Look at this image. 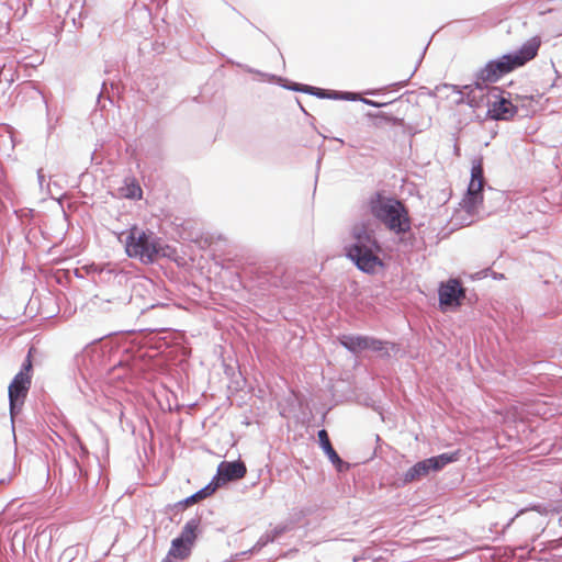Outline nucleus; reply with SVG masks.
Here are the masks:
<instances>
[{"instance_id": "nucleus-21", "label": "nucleus", "mask_w": 562, "mask_h": 562, "mask_svg": "<svg viewBox=\"0 0 562 562\" xmlns=\"http://www.w3.org/2000/svg\"><path fill=\"white\" fill-rule=\"evenodd\" d=\"M510 413H513V414H514V413H516V408H515V407L509 408V409L507 411V415H508V414H510Z\"/></svg>"}, {"instance_id": "nucleus-5", "label": "nucleus", "mask_w": 562, "mask_h": 562, "mask_svg": "<svg viewBox=\"0 0 562 562\" xmlns=\"http://www.w3.org/2000/svg\"><path fill=\"white\" fill-rule=\"evenodd\" d=\"M484 183L483 162L479 159L473 161L467 195L461 203L462 209L470 215L476 214L483 204Z\"/></svg>"}, {"instance_id": "nucleus-19", "label": "nucleus", "mask_w": 562, "mask_h": 562, "mask_svg": "<svg viewBox=\"0 0 562 562\" xmlns=\"http://www.w3.org/2000/svg\"><path fill=\"white\" fill-rule=\"evenodd\" d=\"M175 554H176V539H173L171 541V547L169 549V553H168L166 561L169 562L171 560V557H173Z\"/></svg>"}, {"instance_id": "nucleus-7", "label": "nucleus", "mask_w": 562, "mask_h": 562, "mask_svg": "<svg viewBox=\"0 0 562 562\" xmlns=\"http://www.w3.org/2000/svg\"><path fill=\"white\" fill-rule=\"evenodd\" d=\"M458 459V453H442L417 462L409 468L404 474V482L411 483L427 476L430 471H439L448 463Z\"/></svg>"}, {"instance_id": "nucleus-3", "label": "nucleus", "mask_w": 562, "mask_h": 562, "mask_svg": "<svg viewBox=\"0 0 562 562\" xmlns=\"http://www.w3.org/2000/svg\"><path fill=\"white\" fill-rule=\"evenodd\" d=\"M353 236L357 243L347 249V256L355 261L357 267L368 273H373L378 267H382V260L373 254L371 245H375L371 240V236L366 232L355 229Z\"/></svg>"}, {"instance_id": "nucleus-10", "label": "nucleus", "mask_w": 562, "mask_h": 562, "mask_svg": "<svg viewBox=\"0 0 562 562\" xmlns=\"http://www.w3.org/2000/svg\"><path fill=\"white\" fill-rule=\"evenodd\" d=\"M200 519H191L186 524L180 537H178V559H186L190 555L191 549L198 537Z\"/></svg>"}, {"instance_id": "nucleus-13", "label": "nucleus", "mask_w": 562, "mask_h": 562, "mask_svg": "<svg viewBox=\"0 0 562 562\" xmlns=\"http://www.w3.org/2000/svg\"><path fill=\"white\" fill-rule=\"evenodd\" d=\"M318 440L329 460L337 467L338 471H341L342 460L333 448L328 434L325 429L318 431Z\"/></svg>"}, {"instance_id": "nucleus-9", "label": "nucleus", "mask_w": 562, "mask_h": 562, "mask_svg": "<svg viewBox=\"0 0 562 562\" xmlns=\"http://www.w3.org/2000/svg\"><path fill=\"white\" fill-rule=\"evenodd\" d=\"M247 468L240 460L234 462L223 461L217 467V474L212 482L225 484L231 481H236L245 477Z\"/></svg>"}, {"instance_id": "nucleus-14", "label": "nucleus", "mask_w": 562, "mask_h": 562, "mask_svg": "<svg viewBox=\"0 0 562 562\" xmlns=\"http://www.w3.org/2000/svg\"><path fill=\"white\" fill-rule=\"evenodd\" d=\"M218 487V483L211 482L202 490L198 491L195 494L191 495L190 497L186 498L184 501L178 503V505H182L184 508L188 506L195 504L209 496H211Z\"/></svg>"}, {"instance_id": "nucleus-11", "label": "nucleus", "mask_w": 562, "mask_h": 562, "mask_svg": "<svg viewBox=\"0 0 562 562\" xmlns=\"http://www.w3.org/2000/svg\"><path fill=\"white\" fill-rule=\"evenodd\" d=\"M516 112V106L505 98L494 101L488 109V114L494 120H509Z\"/></svg>"}, {"instance_id": "nucleus-6", "label": "nucleus", "mask_w": 562, "mask_h": 562, "mask_svg": "<svg viewBox=\"0 0 562 562\" xmlns=\"http://www.w3.org/2000/svg\"><path fill=\"white\" fill-rule=\"evenodd\" d=\"M539 47L540 42L536 38H532L525 43L517 53L504 55L499 59L491 61L502 78L504 75L524 66L526 63L533 59L538 54Z\"/></svg>"}, {"instance_id": "nucleus-8", "label": "nucleus", "mask_w": 562, "mask_h": 562, "mask_svg": "<svg viewBox=\"0 0 562 562\" xmlns=\"http://www.w3.org/2000/svg\"><path fill=\"white\" fill-rule=\"evenodd\" d=\"M439 303L441 308L460 306L465 296V291L457 279H450L439 286Z\"/></svg>"}, {"instance_id": "nucleus-17", "label": "nucleus", "mask_w": 562, "mask_h": 562, "mask_svg": "<svg viewBox=\"0 0 562 562\" xmlns=\"http://www.w3.org/2000/svg\"><path fill=\"white\" fill-rule=\"evenodd\" d=\"M499 79L501 76L498 75L497 69L493 67L492 61L487 63L477 74V80L484 83L496 82Z\"/></svg>"}, {"instance_id": "nucleus-15", "label": "nucleus", "mask_w": 562, "mask_h": 562, "mask_svg": "<svg viewBox=\"0 0 562 562\" xmlns=\"http://www.w3.org/2000/svg\"><path fill=\"white\" fill-rule=\"evenodd\" d=\"M367 350L378 352L381 356H390L391 352H396L398 350V348L393 342L383 341V340L370 337Z\"/></svg>"}, {"instance_id": "nucleus-18", "label": "nucleus", "mask_w": 562, "mask_h": 562, "mask_svg": "<svg viewBox=\"0 0 562 562\" xmlns=\"http://www.w3.org/2000/svg\"><path fill=\"white\" fill-rule=\"evenodd\" d=\"M122 194L128 199H140L143 195V190L140 186L132 180L127 182L124 188H122Z\"/></svg>"}, {"instance_id": "nucleus-2", "label": "nucleus", "mask_w": 562, "mask_h": 562, "mask_svg": "<svg viewBox=\"0 0 562 562\" xmlns=\"http://www.w3.org/2000/svg\"><path fill=\"white\" fill-rule=\"evenodd\" d=\"M125 249L130 257L137 258L148 263L160 257L168 256V247L161 246L159 241L153 239L143 229L133 226L126 237Z\"/></svg>"}, {"instance_id": "nucleus-20", "label": "nucleus", "mask_w": 562, "mask_h": 562, "mask_svg": "<svg viewBox=\"0 0 562 562\" xmlns=\"http://www.w3.org/2000/svg\"><path fill=\"white\" fill-rule=\"evenodd\" d=\"M366 102H367L368 104H370V105H374V106H380V105H381V104L374 103V102H372V101H366Z\"/></svg>"}, {"instance_id": "nucleus-12", "label": "nucleus", "mask_w": 562, "mask_h": 562, "mask_svg": "<svg viewBox=\"0 0 562 562\" xmlns=\"http://www.w3.org/2000/svg\"><path fill=\"white\" fill-rule=\"evenodd\" d=\"M368 336L344 335L339 338L340 344L353 353H359L368 349Z\"/></svg>"}, {"instance_id": "nucleus-16", "label": "nucleus", "mask_w": 562, "mask_h": 562, "mask_svg": "<svg viewBox=\"0 0 562 562\" xmlns=\"http://www.w3.org/2000/svg\"><path fill=\"white\" fill-rule=\"evenodd\" d=\"M499 79L501 76L498 75L497 69L493 67L492 61L487 63L477 74V80L484 83L496 82Z\"/></svg>"}, {"instance_id": "nucleus-4", "label": "nucleus", "mask_w": 562, "mask_h": 562, "mask_svg": "<svg viewBox=\"0 0 562 562\" xmlns=\"http://www.w3.org/2000/svg\"><path fill=\"white\" fill-rule=\"evenodd\" d=\"M31 351L32 349L29 351V355L25 359V362L22 366V369L13 378L12 382L9 385V401L11 415L16 414L21 409L29 393V390L31 387L33 368Z\"/></svg>"}, {"instance_id": "nucleus-1", "label": "nucleus", "mask_w": 562, "mask_h": 562, "mask_svg": "<svg viewBox=\"0 0 562 562\" xmlns=\"http://www.w3.org/2000/svg\"><path fill=\"white\" fill-rule=\"evenodd\" d=\"M370 210L391 232L405 234L411 231L408 210L401 201L379 193L370 201Z\"/></svg>"}]
</instances>
